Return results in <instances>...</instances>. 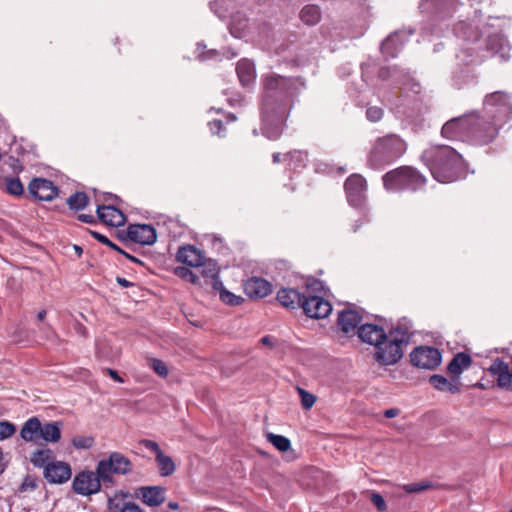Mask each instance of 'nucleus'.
<instances>
[{
	"mask_svg": "<svg viewBox=\"0 0 512 512\" xmlns=\"http://www.w3.org/2000/svg\"><path fill=\"white\" fill-rule=\"evenodd\" d=\"M305 88L301 78H288L271 74L264 78L262 102V132L276 140L282 133L284 120L293 106L294 99Z\"/></svg>",
	"mask_w": 512,
	"mask_h": 512,
	"instance_id": "nucleus-1",
	"label": "nucleus"
},
{
	"mask_svg": "<svg viewBox=\"0 0 512 512\" xmlns=\"http://www.w3.org/2000/svg\"><path fill=\"white\" fill-rule=\"evenodd\" d=\"M502 125L485 114H465L447 121L441 130L443 137L460 140L474 145H487L498 136Z\"/></svg>",
	"mask_w": 512,
	"mask_h": 512,
	"instance_id": "nucleus-2",
	"label": "nucleus"
},
{
	"mask_svg": "<svg viewBox=\"0 0 512 512\" xmlns=\"http://www.w3.org/2000/svg\"><path fill=\"white\" fill-rule=\"evenodd\" d=\"M422 160L434 179L440 183L455 181L463 163L462 156L448 145L430 146L424 150Z\"/></svg>",
	"mask_w": 512,
	"mask_h": 512,
	"instance_id": "nucleus-3",
	"label": "nucleus"
},
{
	"mask_svg": "<svg viewBox=\"0 0 512 512\" xmlns=\"http://www.w3.org/2000/svg\"><path fill=\"white\" fill-rule=\"evenodd\" d=\"M411 327L398 324L386 334V340H381L376 346L375 360L381 365L396 364L403 356V346L407 345L412 336Z\"/></svg>",
	"mask_w": 512,
	"mask_h": 512,
	"instance_id": "nucleus-4",
	"label": "nucleus"
},
{
	"mask_svg": "<svg viewBox=\"0 0 512 512\" xmlns=\"http://www.w3.org/2000/svg\"><path fill=\"white\" fill-rule=\"evenodd\" d=\"M406 151V143L397 135L379 138L370 154L369 163L373 168H380L399 158Z\"/></svg>",
	"mask_w": 512,
	"mask_h": 512,
	"instance_id": "nucleus-5",
	"label": "nucleus"
},
{
	"mask_svg": "<svg viewBox=\"0 0 512 512\" xmlns=\"http://www.w3.org/2000/svg\"><path fill=\"white\" fill-rule=\"evenodd\" d=\"M383 182L389 191H416L425 185L426 179L413 167L404 166L386 173Z\"/></svg>",
	"mask_w": 512,
	"mask_h": 512,
	"instance_id": "nucleus-6",
	"label": "nucleus"
},
{
	"mask_svg": "<svg viewBox=\"0 0 512 512\" xmlns=\"http://www.w3.org/2000/svg\"><path fill=\"white\" fill-rule=\"evenodd\" d=\"M484 113L503 126L512 118L511 97L501 91L488 94L484 99Z\"/></svg>",
	"mask_w": 512,
	"mask_h": 512,
	"instance_id": "nucleus-7",
	"label": "nucleus"
},
{
	"mask_svg": "<svg viewBox=\"0 0 512 512\" xmlns=\"http://www.w3.org/2000/svg\"><path fill=\"white\" fill-rule=\"evenodd\" d=\"M131 470V461L119 452H112L107 459H102L97 464V473L104 483L112 482L114 474L126 475Z\"/></svg>",
	"mask_w": 512,
	"mask_h": 512,
	"instance_id": "nucleus-8",
	"label": "nucleus"
},
{
	"mask_svg": "<svg viewBox=\"0 0 512 512\" xmlns=\"http://www.w3.org/2000/svg\"><path fill=\"white\" fill-rule=\"evenodd\" d=\"M101 482H103L102 478L97 471L86 470L78 473L74 477L72 488L76 494L90 496L100 491Z\"/></svg>",
	"mask_w": 512,
	"mask_h": 512,
	"instance_id": "nucleus-9",
	"label": "nucleus"
},
{
	"mask_svg": "<svg viewBox=\"0 0 512 512\" xmlns=\"http://www.w3.org/2000/svg\"><path fill=\"white\" fill-rule=\"evenodd\" d=\"M410 359L414 366L432 370L441 363V354L434 347L420 346L411 352Z\"/></svg>",
	"mask_w": 512,
	"mask_h": 512,
	"instance_id": "nucleus-10",
	"label": "nucleus"
},
{
	"mask_svg": "<svg viewBox=\"0 0 512 512\" xmlns=\"http://www.w3.org/2000/svg\"><path fill=\"white\" fill-rule=\"evenodd\" d=\"M344 187L348 202L354 207L361 206L366 194L365 179L359 174H353L347 178Z\"/></svg>",
	"mask_w": 512,
	"mask_h": 512,
	"instance_id": "nucleus-11",
	"label": "nucleus"
},
{
	"mask_svg": "<svg viewBox=\"0 0 512 512\" xmlns=\"http://www.w3.org/2000/svg\"><path fill=\"white\" fill-rule=\"evenodd\" d=\"M140 444L155 454V460L161 476L167 477L175 472L176 465L174 461L172 460L171 457L165 455L162 452L157 442L149 439H143L140 441Z\"/></svg>",
	"mask_w": 512,
	"mask_h": 512,
	"instance_id": "nucleus-12",
	"label": "nucleus"
},
{
	"mask_svg": "<svg viewBox=\"0 0 512 512\" xmlns=\"http://www.w3.org/2000/svg\"><path fill=\"white\" fill-rule=\"evenodd\" d=\"M301 308L306 316L314 319L326 318L332 311L331 304L319 296L304 297Z\"/></svg>",
	"mask_w": 512,
	"mask_h": 512,
	"instance_id": "nucleus-13",
	"label": "nucleus"
},
{
	"mask_svg": "<svg viewBox=\"0 0 512 512\" xmlns=\"http://www.w3.org/2000/svg\"><path fill=\"white\" fill-rule=\"evenodd\" d=\"M127 237L142 245H152L157 236L153 226L148 224H133L127 228Z\"/></svg>",
	"mask_w": 512,
	"mask_h": 512,
	"instance_id": "nucleus-14",
	"label": "nucleus"
},
{
	"mask_svg": "<svg viewBox=\"0 0 512 512\" xmlns=\"http://www.w3.org/2000/svg\"><path fill=\"white\" fill-rule=\"evenodd\" d=\"M29 192L38 200L51 201L57 196L58 189L53 182L43 178H36L30 182Z\"/></svg>",
	"mask_w": 512,
	"mask_h": 512,
	"instance_id": "nucleus-15",
	"label": "nucleus"
},
{
	"mask_svg": "<svg viewBox=\"0 0 512 512\" xmlns=\"http://www.w3.org/2000/svg\"><path fill=\"white\" fill-rule=\"evenodd\" d=\"M70 465L62 461H52L44 470L45 479L53 484H62L71 477Z\"/></svg>",
	"mask_w": 512,
	"mask_h": 512,
	"instance_id": "nucleus-16",
	"label": "nucleus"
},
{
	"mask_svg": "<svg viewBox=\"0 0 512 512\" xmlns=\"http://www.w3.org/2000/svg\"><path fill=\"white\" fill-rule=\"evenodd\" d=\"M165 488L161 486H143L136 490V497L150 507L160 506L165 501Z\"/></svg>",
	"mask_w": 512,
	"mask_h": 512,
	"instance_id": "nucleus-17",
	"label": "nucleus"
},
{
	"mask_svg": "<svg viewBox=\"0 0 512 512\" xmlns=\"http://www.w3.org/2000/svg\"><path fill=\"white\" fill-rule=\"evenodd\" d=\"M245 294L251 299H262L272 292V285L269 281L252 277L244 283Z\"/></svg>",
	"mask_w": 512,
	"mask_h": 512,
	"instance_id": "nucleus-18",
	"label": "nucleus"
},
{
	"mask_svg": "<svg viewBox=\"0 0 512 512\" xmlns=\"http://www.w3.org/2000/svg\"><path fill=\"white\" fill-rule=\"evenodd\" d=\"M489 372L497 376V384L500 388L512 391V368L502 360L496 359L490 366Z\"/></svg>",
	"mask_w": 512,
	"mask_h": 512,
	"instance_id": "nucleus-19",
	"label": "nucleus"
},
{
	"mask_svg": "<svg viewBox=\"0 0 512 512\" xmlns=\"http://www.w3.org/2000/svg\"><path fill=\"white\" fill-rule=\"evenodd\" d=\"M357 335L363 342L374 345L375 347L379 342H381V340H386V333L384 329L374 324L360 325L357 330Z\"/></svg>",
	"mask_w": 512,
	"mask_h": 512,
	"instance_id": "nucleus-20",
	"label": "nucleus"
},
{
	"mask_svg": "<svg viewBox=\"0 0 512 512\" xmlns=\"http://www.w3.org/2000/svg\"><path fill=\"white\" fill-rule=\"evenodd\" d=\"M179 262L191 267H200L204 264L205 255L195 246L187 245L179 248L177 252Z\"/></svg>",
	"mask_w": 512,
	"mask_h": 512,
	"instance_id": "nucleus-21",
	"label": "nucleus"
},
{
	"mask_svg": "<svg viewBox=\"0 0 512 512\" xmlns=\"http://www.w3.org/2000/svg\"><path fill=\"white\" fill-rule=\"evenodd\" d=\"M362 317L353 310H346L339 313L338 327L345 334H355L360 327Z\"/></svg>",
	"mask_w": 512,
	"mask_h": 512,
	"instance_id": "nucleus-22",
	"label": "nucleus"
},
{
	"mask_svg": "<svg viewBox=\"0 0 512 512\" xmlns=\"http://www.w3.org/2000/svg\"><path fill=\"white\" fill-rule=\"evenodd\" d=\"M98 218L105 224L118 227L125 222L124 214L113 206L100 205L97 207Z\"/></svg>",
	"mask_w": 512,
	"mask_h": 512,
	"instance_id": "nucleus-23",
	"label": "nucleus"
},
{
	"mask_svg": "<svg viewBox=\"0 0 512 512\" xmlns=\"http://www.w3.org/2000/svg\"><path fill=\"white\" fill-rule=\"evenodd\" d=\"M277 301L285 308L296 309L302 307L304 296L293 288H281L277 292Z\"/></svg>",
	"mask_w": 512,
	"mask_h": 512,
	"instance_id": "nucleus-24",
	"label": "nucleus"
},
{
	"mask_svg": "<svg viewBox=\"0 0 512 512\" xmlns=\"http://www.w3.org/2000/svg\"><path fill=\"white\" fill-rule=\"evenodd\" d=\"M41 421L37 417H31L21 427L20 437L26 442H38L40 440Z\"/></svg>",
	"mask_w": 512,
	"mask_h": 512,
	"instance_id": "nucleus-25",
	"label": "nucleus"
},
{
	"mask_svg": "<svg viewBox=\"0 0 512 512\" xmlns=\"http://www.w3.org/2000/svg\"><path fill=\"white\" fill-rule=\"evenodd\" d=\"M487 48L494 54H498L503 60L509 58L510 46L502 35H491L487 40Z\"/></svg>",
	"mask_w": 512,
	"mask_h": 512,
	"instance_id": "nucleus-26",
	"label": "nucleus"
},
{
	"mask_svg": "<svg viewBox=\"0 0 512 512\" xmlns=\"http://www.w3.org/2000/svg\"><path fill=\"white\" fill-rule=\"evenodd\" d=\"M62 423L61 422H46L41 423L40 440L47 443H57L61 439Z\"/></svg>",
	"mask_w": 512,
	"mask_h": 512,
	"instance_id": "nucleus-27",
	"label": "nucleus"
},
{
	"mask_svg": "<svg viewBox=\"0 0 512 512\" xmlns=\"http://www.w3.org/2000/svg\"><path fill=\"white\" fill-rule=\"evenodd\" d=\"M237 75L243 86H249L255 80L254 64L247 59H242L236 67Z\"/></svg>",
	"mask_w": 512,
	"mask_h": 512,
	"instance_id": "nucleus-28",
	"label": "nucleus"
},
{
	"mask_svg": "<svg viewBox=\"0 0 512 512\" xmlns=\"http://www.w3.org/2000/svg\"><path fill=\"white\" fill-rule=\"evenodd\" d=\"M429 382L435 389L439 391L456 394L461 390V385L458 381L450 382L442 375H432L429 379Z\"/></svg>",
	"mask_w": 512,
	"mask_h": 512,
	"instance_id": "nucleus-29",
	"label": "nucleus"
},
{
	"mask_svg": "<svg viewBox=\"0 0 512 512\" xmlns=\"http://www.w3.org/2000/svg\"><path fill=\"white\" fill-rule=\"evenodd\" d=\"M471 365V357L466 353H457L448 364V371L457 378Z\"/></svg>",
	"mask_w": 512,
	"mask_h": 512,
	"instance_id": "nucleus-30",
	"label": "nucleus"
},
{
	"mask_svg": "<svg viewBox=\"0 0 512 512\" xmlns=\"http://www.w3.org/2000/svg\"><path fill=\"white\" fill-rule=\"evenodd\" d=\"M54 460V455L51 449L42 448L34 451L30 457L33 466L43 468L44 470Z\"/></svg>",
	"mask_w": 512,
	"mask_h": 512,
	"instance_id": "nucleus-31",
	"label": "nucleus"
},
{
	"mask_svg": "<svg viewBox=\"0 0 512 512\" xmlns=\"http://www.w3.org/2000/svg\"><path fill=\"white\" fill-rule=\"evenodd\" d=\"M300 19L308 26H314L321 20V11L316 5H306L300 11Z\"/></svg>",
	"mask_w": 512,
	"mask_h": 512,
	"instance_id": "nucleus-32",
	"label": "nucleus"
},
{
	"mask_svg": "<svg viewBox=\"0 0 512 512\" xmlns=\"http://www.w3.org/2000/svg\"><path fill=\"white\" fill-rule=\"evenodd\" d=\"M108 507L116 512H143L142 508L133 502H124L118 497L108 499Z\"/></svg>",
	"mask_w": 512,
	"mask_h": 512,
	"instance_id": "nucleus-33",
	"label": "nucleus"
},
{
	"mask_svg": "<svg viewBox=\"0 0 512 512\" xmlns=\"http://www.w3.org/2000/svg\"><path fill=\"white\" fill-rule=\"evenodd\" d=\"M400 35L398 33H394L387 37L381 45L382 53L387 57H395L397 54L396 44L399 41Z\"/></svg>",
	"mask_w": 512,
	"mask_h": 512,
	"instance_id": "nucleus-34",
	"label": "nucleus"
},
{
	"mask_svg": "<svg viewBox=\"0 0 512 512\" xmlns=\"http://www.w3.org/2000/svg\"><path fill=\"white\" fill-rule=\"evenodd\" d=\"M88 197L84 192H76L67 199L70 209L78 211L84 209L88 204Z\"/></svg>",
	"mask_w": 512,
	"mask_h": 512,
	"instance_id": "nucleus-35",
	"label": "nucleus"
},
{
	"mask_svg": "<svg viewBox=\"0 0 512 512\" xmlns=\"http://www.w3.org/2000/svg\"><path fill=\"white\" fill-rule=\"evenodd\" d=\"M266 438L280 452H286L291 448V442L285 436L267 433Z\"/></svg>",
	"mask_w": 512,
	"mask_h": 512,
	"instance_id": "nucleus-36",
	"label": "nucleus"
},
{
	"mask_svg": "<svg viewBox=\"0 0 512 512\" xmlns=\"http://www.w3.org/2000/svg\"><path fill=\"white\" fill-rule=\"evenodd\" d=\"M284 160L288 161V164L291 168L296 169L298 167L305 166L307 154L302 151H294L285 155Z\"/></svg>",
	"mask_w": 512,
	"mask_h": 512,
	"instance_id": "nucleus-37",
	"label": "nucleus"
},
{
	"mask_svg": "<svg viewBox=\"0 0 512 512\" xmlns=\"http://www.w3.org/2000/svg\"><path fill=\"white\" fill-rule=\"evenodd\" d=\"M5 186L7 192L14 196H20L24 192L23 185L19 178H5Z\"/></svg>",
	"mask_w": 512,
	"mask_h": 512,
	"instance_id": "nucleus-38",
	"label": "nucleus"
},
{
	"mask_svg": "<svg viewBox=\"0 0 512 512\" xmlns=\"http://www.w3.org/2000/svg\"><path fill=\"white\" fill-rule=\"evenodd\" d=\"M175 274L178 277L187 280L193 284H202V281H200V276L186 267L175 268Z\"/></svg>",
	"mask_w": 512,
	"mask_h": 512,
	"instance_id": "nucleus-39",
	"label": "nucleus"
},
{
	"mask_svg": "<svg viewBox=\"0 0 512 512\" xmlns=\"http://www.w3.org/2000/svg\"><path fill=\"white\" fill-rule=\"evenodd\" d=\"M205 286H210L214 290L219 292V295L223 290H225L224 285L219 277V271L218 269H211L210 270V280L204 284Z\"/></svg>",
	"mask_w": 512,
	"mask_h": 512,
	"instance_id": "nucleus-40",
	"label": "nucleus"
},
{
	"mask_svg": "<svg viewBox=\"0 0 512 512\" xmlns=\"http://www.w3.org/2000/svg\"><path fill=\"white\" fill-rule=\"evenodd\" d=\"M16 433V425L9 421H0V441L9 439Z\"/></svg>",
	"mask_w": 512,
	"mask_h": 512,
	"instance_id": "nucleus-41",
	"label": "nucleus"
},
{
	"mask_svg": "<svg viewBox=\"0 0 512 512\" xmlns=\"http://www.w3.org/2000/svg\"><path fill=\"white\" fill-rule=\"evenodd\" d=\"M220 299L225 304L231 305V306H237L240 305L243 302V298L240 296H237L233 294L232 292L228 290H223L220 294Z\"/></svg>",
	"mask_w": 512,
	"mask_h": 512,
	"instance_id": "nucleus-42",
	"label": "nucleus"
},
{
	"mask_svg": "<svg viewBox=\"0 0 512 512\" xmlns=\"http://www.w3.org/2000/svg\"><path fill=\"white\" fill-rule=\"evenodd\" d=\"M433 487H434V485L432 482L423 481L421 483H412V484L404 485V490L408 493H416V492H421L424 490L431 489Z\"/></svg>",
	"mask_w": 512,
	"mask_h": 512,
	"instance_id": "nucleus-43",
	"label": "nucleus"
},
{
	"mask_svg": "<svg viewBox=\"0 0 512 512\" xmlns=\"http://www.w3.org/2000/svg\"><path fill=\"white\" fill-rule=\"evenodd\" d=\"M298 389V392H299V395L301 397V404H302V407L306 410L312 408V406L314 405L315 401H316V397L307 392L306 390L302 389V388H297Z\"/></svg>",
	"mask_w": 512,
	"mask_h": 512,
	"instance_id": "nucleus-44",
	"label": "nucleus"
},
{
	"mask_svg": "<svg viewBox=\"0 0 512 512\" xmlns=\"http://www.w3.org/2000/svg\"><path fill=\"white\" fill-rule=\"evenodd\" d=\"M202 269L199 271L200 272V281H202V284L201 285H204L206 282H208L210 280V270L213 268V269H218L216 264L212 261H209L208 263H206V260H204V264H202Z\"/></svg>",
	"mask_w": 512,
	"mask_h": 512,
	"instance_id": "nucleus-45",
	"label": "nucleus"
},
{
	"mask_svg": "<svg viewBox=\"0 0 512 512\" xmlns=\"http://www.w3.org/2000/svg\"><path fill=\"white\" fill-rule=\"evenodd\" d=\"M150 366L151 368L154 370V372L165 378L167 377L168 375V368L166 366V364L162 361V360H159V359H151L150 361Z\"/></svg>",
	"mask_w": 512,
	"mask_h": 512,
	"instance_id": "nucleus-46",
	"label": "nucleus"
},
{
	"mask_svg": "<svg viewBox=\"0 0 512 512\" xmlns=\"http://www.w3.org/2000/svg\"><path fill=\"white\" fill-rule=\"evenodd\" d=\"M91 235L97 239L100 243L104 244V245H107L108 247H110L111 249H113L114 251H117L118 253H124V250L121 249L118 245H116L115 243L111 242L105 235H102L98 232H95V231H91Z\"/></svg>",
	"mask_w": 512,
	"mask_h": 512,
	"instance_id": "nucleus-47",
	"label": "nucleus"
},
{
	"mask_svg": "<svg viewBox=\"0 0 512 512\" xmlns=\"http://www.w3.org/2000/svg\"><path fill=\"white\" fill-rule=\"evenodd\" d=\"M367 119L371 122L379 121L383 116V110L379 107H369L366 111Z\"/></svg>",
	"mask_w": 512,
	"mask_h": 512,
	"instance_id": "nucleus-48",
	"label": "nucleus"
},
{
	"mask_svg": "<svg viewBox=\"0 0 512 512\" xmlns=\"http://www.w3.org/2000/svg\"><path fill=\"white\" fill-rule=\"evenodd\" d=\"M72 444L76 448L88 449L92 446L93 439L91 437H75L72 440Z\"/></svg>",
	"mask_w": 512,
	"mask_h": 512,
	"instance_id": "nucleus-49",
	"label": "nucleus"
},
{
	"mask_svg": "<svg viewBox=\"0 0 512 512\" xmlns=\"http://www.w3.org/2000/svg\"><path fill=\"white\" fill-rule=\"evenodd\" d=\"M371 502L376 506L379 511H385L387 508L384 498L376 492H373L370 496Z\"/></svg>",
	"mask_w": 512,
	"mask_h": 512,
	"instance_id": "nucleus-50",
	"label": "nucleus"
},
{
	"mask_svg": "<svg viewBox=\"0 0 512 512\" xmlns=\"http://www.w3.org/2000/svg\"><path fill=\"white\" fill-rule=\"evenodd\" d=\"M209 126H210V130L213 133L219 134L221 129H222V127H223V123L220 120H214V121L209 123Z\"/></svg>",
	"mask_w": 512,
	"mask_h": 512,
	"instance_id": "nucleus-51",
	"label": "nucleus"
},
{
	"mask_svg": "<svg viewBox=\"0 0 512 512\" xmlns=\"http://www.w3.org/2000/svg\"><path fill=\"white\" fill-rule=\"evenodd\" d=\"M392 76L393 75L389 67H383L379 70V77L383 80L389 79Z\"/></svg>",
	"mask_w": 512,
	"mask_h": 512,
	"instance_id": "nucleus-52",
	"label": "nucleus"
},
{
	"mask_svg": "<svg viewBox=\"0 0 512 512\" xmlns=\"http://www.w3.org/2000/svg\"><path fill=\"white\" fill-rule=\"evenodd\" d=\"M108 375L116 382L123 383L124 380L121 376H119L118 372L116 370L108 368L107 370Z\"/></svg>",
	"mask_w": 512,
	"mask_h": 512,
	"instance_id": "nucleus-53",
	"label": "nucleus"
},
{
	"mask_svg": "<svg viewBox=\"0 0 512 512\" xmlns=\"http://www.w3.org/2000/svg\"><path fill=\"white\" fill-rule=\"evenodd\" d=\"M78 220L84 223H93L94 222V216L90 214H79Z\"/></svg>",
	"mask_w": 512,
	"mask_h": 512,
	"instance_id": "nucleus-54",
	"label": "nucleus"
},
{
	"mask_svg": "<svg viewBox=\"0 0 512 512\" xmlns=\"http://www.w3.org/2000/svg\"><path fill=\"white\" fill-rule=\"evenodd\" d=\"M398 414H399V410H398L397 408L387 409V410L384 412V415H385V417H387V418H393V417H396Z\"/></svg>",
	"mask_w": 512,
	"mask_h": 512,
	"instance_id": "nucleus-55",
	"label": "nucleus"
},
{
	"mask_svg": "<svg viewBox=\"0 0 512 512\" xmlns=\"http://www.w3.org/2000/svg\"><path fill=\"white\" fill-rule=\"evenodd\" d=\"M121 254L124 255L127 259H129L130 261H132L134 263L141 264V265L143 264V262L140 259L132 256L131 254L127 253L126 251H124V253H121Z\"/></svg>",
	"mask_w": 512,
	"mask_h": 512,
	"instance_id": "nucleus-56",
	"label": "nucleus"
},
{
	"mask_svg": "<svg viewBox=\"0 0 512 512\" xmlns=\"http://www.w3.org/2000/svg\"><path fill=\"white\" fill-rule=\"evenodd\" d=\"M261 343L263 345L271 346V345H273V338L271 336H264L261 339Z\"/></svg>",
	"mask_w": 512,
	"mask_h": 512,
	"instance_id": "nucleus-57",
	"label": "nucleus"
},
{
	"mask_svg": "<svg viewBox=\"0 0 512 512\" xmlns=\"http://www.w3.org/2000/svg\"><path fill=\"white\" fill-rule=\"evenodd\" d=\"M117 282L122 287H129L132 285V283H130L128 280H126L125 278H121V277H117Z\"/></svg>",
	"mask_w": 512,
	"mask_h": 512,
	"instance_id": "nucleus-58",
	"label": "nucleus"
},
{
	"mask_svg": "<svg viewBox=\"0 0 512 512\" xmlns=\"http://www.w3.org/2000/svg\"><path fill=\"white\" fill-rule=\"evenodd\" d=\"M5 469V465L3 464V451L0 448V473Z\"/></svg>",
	"mask_w": 512,
	"mask_h": 512,
	"instance_id": "nucleus-59",
	"label": "nucleus"
},
{
	"mask_svg": "<svg viewBox=\"0 0 512 512\" xmlns=\"http://www.w3.org/2000/svg\"><path fill=\"white\" fill-rule=\"evenodd\" d=\"M273 162L275 164H278L281 162V154L280 153H274L273 154Z\"/></svg>",
	"mask_w": 512,
	"mask_h": 512,
	"instance_id": "nucleus-60",
	"label": "nucleus"
},
{
	"mask_svg": "<svg viewBox=\"0 0 512 512\" xmlns=\"http://www.w3.org/2000/svg\"><path fill=\"white\" fill-rule=\"evenodd\" d=\"M45 316H46V311L45 310H41L38 314H37V319L39 321H43L45 319Z\"/></svg>",
	"mask_w": 512,
	"mask_h": 512,
	"instance_id": "nucleus-61",
	"label": "nucleus"
},
{
	"mask_svg": "<svg viewBox=\"0 0 512 512\" xmlns=\"http://www.w3.org/2000/svg\"><path fill=\"white\" fill-rule=\"evenodd\" d=\"M168 507L172 510H177L179 508V504L177 502H169Z\"/></svg>",
	"mask_w": 512,
	"mask_h": 512,
	"instance_id": "nucleus-62",
	"label": "nucleus"
},
{
	"mask_svg": "<svg viewBox=\"0 0 512 512\" xmlns=\"http://www.w3.org/2000/svg\"><path fill=\"white\" fill-rule=\"evenodd\" d=\"M74 250L76 253L80 256L83 252L82 248L80 246L74 245Z\"/></svg>",
	"mask_w": 512,
	"mask_h": 512,
	"instance_id": "nucleus-63",
	"label": "nucleus"
},
{
	"mask_svg": "<svg viewBox=\"0 0 512 512\" xmlns=\"http://www.w3.org/2000/svg\"><path fill=\"white\" fill-rule=\"evenodd\" d=\"M41 329H42V330H46V329H47V330H49V331L51 330V329H50V326H48V325H44Z\"/></svg>",
	"mask_w": 512,
	"mask_h": 512,
	"instance_id": "nucleus-64",
	"label": "nucleus"
}]
</instances>
